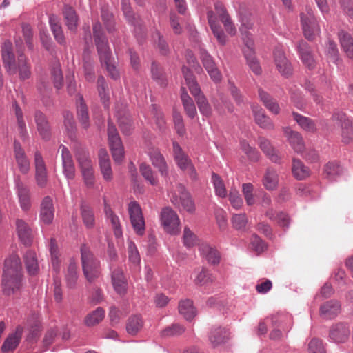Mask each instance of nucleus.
Returning a JSON list of instances; mask_svg holds the SVG:
<instances>
[{
    "instance_id": "obj_28",
    "label": "nucleus",
    "mask_w": 353,
    "mask_h": 353,
    "mask_svg": "<svg viewBox=\"0 0 353 353\" xmlns=\"http://www.w3.org/2000/svg\"><path fill=\"white\" fill-rule=\"evenodd\" d=\"M23 261L27 272L30 275H36L39 270L36 253L32 250H28L23 256Z\"/></svg>"
},
{
    "instance_id": "obj_55",
    "label": "nucleus",
    "mask_w": 353,
    "mask_h": 353,
    "mask_svg": "<svg viewBox=\"0 0 353 353\" xmlns=\"http://www.w3.org/2000/svg\"><path fill=\"white\" fill-rule=\"evenodd\" d=\"M173 121L174 128L177 134L180 136H183L185 134V128L183 123V119L181 114L176 109L173 108L172 112Z\"/></svg>"
},
{
    "instance_id": "obj_24",
    "label": "nucleus",
    "mask_w": 353,
    "mask_h": 353,
    "mask_svg": "<svg viewBox=\"0 0 353 353\" xmlns=\"http://www.w3.org/2000/svg\"><path fill=\"white\" fill-rule=\"evenodd\" d=\"M101 17L107 31L113 32L115 30V18L108 4L101 7Z\"/></svg>"
},
{
    "instance_id": "obj_12",
    "label": "nucleus",
    "mask_w": 353,
    "mask_h": 353,
    "mask_svg": "<svg viewBox=\"0 0 353 353\" xmlns=\"http://www.w3.org/2000/svg\"><path fill=\"white\" fill-rule=\"evenodd\" d=\"M34 120L39 134L43 139L48 141L51 137V126L47 117L41 110H36Z\"/></svg>"
},
{
    "instance_id": "obj_49",
    "label": "nucleus",
    "mask_w": 353,
    "mask_h": 353,
    "mask_svg": "<svg viewBox=\"0 0 353 353\" xmlns=\"http://www.w3.org/2000/svg\"><path fill=\"white\" fill-rule=\"evenodd\" d=\"M288 141L296 152H301L303 151L305 144L299 132L290 130L288 135Z\"/></svg>"
},
{
    "instance_id": "obj_5",
    "label": "nucleus",
    "mask_w": 353,
    "mask_h": 353,
    "mask_svg": "<svg viewBox=\"0 0 353 353\" xmlns=\"http://www.w3.org/2000/svg\"><path fill=\"white\" fill-rule=\"evenodd\" d=\"M301 21L305 39L310 41H314L320 32V28L311 9L307 10V14H301Z\"/></svg>"
},
{
    "instance_id": "obj_14",
    "label": "nucleus",
    "mask_w": 353,
    "mask_h": 353,
    "mask_svg": "<svg viewBox=\"0 0 353 353\" xmlns=\"http://www.w3.org/2000/svg\"><path fill=\"white\" fill-rule=\"evenodd\" d=\"M35 178L39 186L43 188L47 183V171L45 162L39 151L34 153Z\"/></svg>"
},
{
    "instance_id": "obj_16",
    "label": "nucleus",
    "mask_w": 353,
    "mask_h": 353,
    "mask_svg": "<svg viewBox=\"0 0 353 353\" xmlns=\"http://www.w3.org/2000/svg\"><path fill=\"white\" fill-rule=\"evenodd\" d=\"M14 153L20 172L27 174L30 170V162L21 143L17 140L14 141Z\"/></svg>"
},
{
    "instance_id": "obj_40",
    "label": "nucleus",
    "mask_w": 353,
    "mask_h": 353,
    "mask_svg": "<svg viewBox=\"0 0 353 353\" xmlns=\"http://www.w3.org/2000/svg\"><path fill=\"white\" fill-rule=\"evenodd\" d=\"M259 146L261 150L274 163H279L280 157L275 149L271 145L270 142L264 138H259Z\"/></svg>"
},
{
    "instance_id": "obj_58",
    "label": "nucleus",
    "mask_w": 353,
    "mask_h": 353,
    "mask_svg": "<svg viewBox=\"0 0 353 353\" xmlns=\"http://www.w3.org/2000/svg\"><path fill=\"white\" fill-rule=\"evenodd\" d=\"M194 282L196 285L201 286L208 285L213 282V277L212 274H210L208 270L203 268L196 276Z\"/></svg>"
},
{
    "instance_id": "obj_54",
    "label": "nucleus",
    "mask_w": 353,
    "mask_h": 353,
    "mask_svg": "<svg viewBox=\"0 0 353 353\" xmlns=\"http://www.w3.org/2000/svg\"><path fill=\"white\" fill-rule=\"evenodd\" d=\"M185 327L178 323H174L166 327L161 331V335L163 337L174 336L182 334L185 332Z\"/></svg>"
},
{
    "instance_id": "obj_59",
    "label": "nucleus",
    "mask_w": 353,
    "mask_h": 353,
    "mask_svg": "<svg viewBox=\"0 0 353 353\" xmlns=\"http://www.w3.org/2000/svg\"><path fill=\"white\" fill-rule=\"evenodd\" d=\"M212 179L216 190V194L221 197H225L226 195V190L223 180L221 179L219 175L216 173L212 174Z\"/></svg>"
},
{
    "instance_id": "obj_17",
    "label": "nucleus",
    "mask_w": 353,
    "mask_h": 353,
    "mask_svg": "<svg viewBox=\"0 0 353 353\" xmlns=\"http://www.w3.org/2000/svg\"><path fill=\"white\" fill-rule=\"evenodd\" d=\"M341 305L339 301L332 299L323 303L320 307V314L325 319H332L340 312Z\"/></svg>"
},
{
    "instance_id": "obj_37",
    "label": "nucleus",
    "mask_w": 353,
    "mask_h": 353,
    "mask_svg": "<svg viewBox=\"0 0 353 353\" xmlns=\"http://www.w3.org/2000/svg\"><path fill=\"white\" fill-rule=\"evenodd\" d=\"M245 58L247 60V63L256 74H260L261 72V68L259 65V63L255 57V52L254 48H244L243 50Z\"/></svg>"
},
{
    "instance_id": "obj_6",
    "label": "nucleus",
    "mask_w": 353,
    "mask_h": 353,
    "mask_svg": "<svg viewBox=\"0 0 353 353\" xmlns=\"http://www.w3.org/2000/svg\"><path fill=\"white\" fill-rule=\"evenodd\" d=\"M161 219L166 232L175 235L180 232V221L176 212L170 207L162 209Z\"/></svg>"
},
{
    "instance_id": "obj_9",
    "label": "nucleus",
    "mask_w": 353,
    "mask_h": 353,
    "mask_svg": "<svg viewBox=\"0 0 353 353\" xmlns=\"http://www.w3.org/2000/svg\"><path fill=\"white\" fill-rule=\"evenodd\" d=\"M1 57L7 72L11 75L15 74L17 72L16 60L12 50V44L10 41H6L3 43L1 48Z\"/></svg>"
},
{
    "instance_id": "obj_35",
    "label": "nucleus",
    "mask_w": 353,
    "mask_h": 353,
    "mask_svg": "<svg viewBox=\"0 0 353 353\" xmlns=\"http://www.w3.org/2000/svg\"><path fill=\"white\" fill-rule=\"evenodd\" d=\"M178 188L180 194V201L183 208L190 213H193L195 211V205L190 193L181 184L179 185Z\"/></svg>"
},
{
    "instance_id": "obj_56",
    "label": "nucleus",
    "mask_w": 353,
    "mask_h": 353,
    "mask_svg": "<svg viewBox=\"0 0 353 353\" xmlns=\"http://www.w3.org/2000/svg\"><path fill=\"white\" fill-rule=\"evenodd\" d=\"M195 99L201 113L205 117H210L212 108L205 97L204 95L198 96Z\"/></svg>"
},
{
    "instance_id": "obj_32",
    "label": "nucleus",
    "mask_w": 353,
    "mask_h": 353,
    "mask_svg": "<svg viewBox=\"0 0 353 353\" xmlns=\"http://www.w3.org/2000/svg\"><path fill=\"white\" fill-rule=\"evenodd\" d=\"M292 172L298 180H303L310 174L309 168L305 166L301 160L295 158L292 160Z\"/></svg>"
},
{
    "instance_id": "obj_29",
    "label": "nucleus",
    "mask_w": 353,
    "mask_h": 353,
    "mask_svg": "<svg viewBox=\"0 0 353 353\" xmlns=\"http://www.w3.org/2000/svg\"><path fill=\"white\" fill-rule=\"evenodd\" d=\"M112 282L115 291L119 294H123L126 292V281L121 269H116L112 274Z\"/></svg>"
},
{
    "instance_id": "obj_63",
    "label": "nucleus",
    "mask_w": 353,
    "mask_h": 353,
    "mask_svg": "<svg viewBox=\"0 0 353 353\" xmlns=\"http://www.w3.org/2000/svg\"><path fill=\"white\" fill-rule=\"evenodd\" d=\"M139 170L142 176L145 180L148 181L151 185H154L157 183V181L153 176V172L150 165L143 163L140 165Z\"/></svg>"
},
{
    "instance_id": "obj_18",
    "label": "nucleus",
    "mask_w": 353,
    "mask_h": 353,
    "mask_svg": "<svg viewBox=\"0 0 353 353\" xmlns=\"http://www.w3.org/2000/svg\"><path fill=\"white\" fill-rule=\"evenodd\" d=\"M274 61L279 71L285 76H290L292 74L291 63L287 59L284 52L279 48L274 51Z\"/></svg>"
},
{
    "instance_id": "obj_31",
    "label": "nucleus",
    "mask_w": 353,
    "mask_h": 353,
    "mask_svg": "<svg viewBox=\"0 0 353 353\" xmlns=\"http://www.w3.org/2000/svg\"><path fill=\"white\" fill-rule=\"evenodd\" d=\"M63 14L68 29L74 32L77 28L78 23V16L75 10L70 6L65 5L63 9Z\"/></svg>"
},
{
    "instance_id": "obj_44",
    "label": "nucleus",
    "mask_w": 353,
    "mask_h": 353,
    "mask_svg": "<svg viewBox=\"0 0 353 353\" xmlns=\"http://www.w3.org/2000/svg\"><path fill=\"white\" fill-rule=\"evenodd\" d=\"M292 116L294 120L300 125L304 130L310 132H315L316 130L314 122L310 118L304 117L297 112H293Z\"/></svg>"
},
{
    "instance_id": "obj_50",
    "label": "nucleus",
    "mask_w": 353,
    "mask_h": 353,
    "mask_svg": "<svg viewBox=\"0 0 353 353\" xmlns=\"http://www.w3.org/2000/svg\"><path fill=\"white\" fill-rule=\"evenodd\" d=\"M75 157L81 170L92 167L89 154L83 148H77Z\"/></svg>"
},
{
    "instance_id": "obj_48",
    "label": "nucleus",
    "mask_w": 353,
    "mask_h": 353,
    "mask_svg": "<svg viewBox=\"0 0 353 353\" xmlns=\"http://www.w3.org/2000/svg\"><path fill=\"white\" fill-rule=\"evenodd\" d=\"M263 183L268 190H274L278 185V175L275 170L268 168L263 176Z\"/></svg>"
},
{
    "instance_id": "obj_27",
    "label": "nucleus",
    "mask_w": 353,
    "mask_h": 353,
    "mask_svg": "<svg viewBox=\"0 0 353 353\" xmlns=\"http://www.w3.org/2000/svg\"><path fill=\"white\" fill-rule=\"evenodd\" d=\"M339 39L342 48L347 57L353 60V38L350 34L345 30H340L338 33Z\"/></svg>"
},
{
    "instance_id": "obj_60",
    "label": "nucleus",
    "mask_w": 353,
    "mask_h": 353,
    "mask_svg": "<svg viewBox=\"0 0 353 353\" xmlns=\"http://www.w3.org/2000/svg\"><path fill=\"white\" fill-rule=\"evenodd\" d=\"M51 74L54 88L57 90H60L63 85V77L59 66L54 67L52 70Z\"/></svg>"
},
{
    "instance_id": "obj_47",
    "label": "nucleus",
    "mask_w": 353,
    "mask_h": 353,
    "mask_svg": "<svg viewBox=\"0 0 353 353\" xmlns=\"http://www.w3.org/2000/svg\"><path fill=\"white\" fill-rule=\"evenodd\" d=\"M18 196L21 208L26 210L30 206L29 190L23 183L19 181L17 182Z\"/></svg>"
},
{
    "instance_id": "obj_57",
    "label": "nucleus",
    "mask_w": 353,
    "mask_h": 353,
    "mask_svg": "<svg viewBox=\"0 0 353 353\" xmlns=\"http://www.w3.org/2000/svg\"><path fill=\"white\" fill-rule=\"evenodd\" d=\"M241 148L246 154L248 159L252 161H257L259 159V153L256 148H252L246 141H241Z\"/></svg>"
},
{
    "instance_id": "obj_38",
    "label": "nucleus",
    "mask_w": 353,
    "mask_h": 353,
    "mask_svg": "<svg viewBox=\"0 0 353 353\" xmlns=\"http://www.w3.org/2000/svg\"><path fill=\"white\" fill-rule=\"evenodd\" d=\"M63 123L69 138L71 140H74L76 138V123L71 112L64 110L63 112Z\"/></svg>"
},
{
    "instance_id": "obj_2",
    "label": "nucleus",
    "mask_w": 353,
    "mask_h": 353,
    "mask_svg": "<svg viewBox=\"0 0 353 353\" xmlns=\"http://www.w3.org/2000/svg\"><path fill=\"white\" fill-rule=\"evenodd\" d=\"M80 251L83 273L87 281L92 283L101 274L100 263L86 244L81 245Z\"/></svg>"
},
{
    "instance_id": "obj_52",
    "label": "nucleus",
    "mask_w": 353,
    "mask_h": 353,
    "mask_svg": "<svg viewBox=\"0 0 353 353\" xmlns=\"http://www.w3.org/2000/svg\"><path fill=\"white\" fill-rule=\"evenodd\" d=\"M340 172L339 164L334 161H330L325 165L323 174L325 179L333 180L335 176L340 174Z\"/></svg>"
},
{
    "instance_id": "obj_26",
    "label": "nucleus",
    "mask_w": 353,
    "mask_h": 353,
    "mask_svg": "<svg viewBox=\"0 0 353 353\" xmlns=\"http://www.w3.org/2000/svg\"><path fill=\"white\" fill-rule=\"evenodd\" d=\"M22 331L19 327L17 328L14 333L10 334L4 341L1 351L3 353L13 351L19 345L21 338Z\"/></svg>"
},
{
    "instance_id": "obj_34",
    "label": "nucleus",
    "mask_w": 353,
    "mask_h": 353,
    "mask_svg": "<svg viewBox=\"0 0 353 353\" xmlns=\"http://www.w3.org/2000/svg\"><path fill=\"white\" fill-rule=\"evenodd\" d=\"M28 324L30 326V332L27 339L28 341L34 340L39 337L41 332V323L38 314L32 313L30 315L28 320Z\"/></svg>"
},
{
    "instance_id": "obj_4",
    "label": "nucleus",
    "mask_w": 353,
    "mask_h": 353,
    "mask_svg": "<svg viewBox=\"0 0 353 353\" xmlns=\"http://www.w3.org/2000/svg\"><path fill=\"white\" fill-rule=\"evenodd\" d=\"M332 121L336 122L341 130L342 142L349 144L353 141V122L343 112H334L332 116Z\"/></svg>"
},
{
    "instance_id": "obj_46",
    "label": "nucleus",
    "mask_w": 353,
    "mask_h": 353,
    "mask_svg": "<svg viewBox=\"0 0 353 353\" xmlns=\"http://www.w3.org/2000/svg\"><path fill=\"white\" fill-rule=\"evenodd\" d=\"M49 22L56 41L60 44H64L65 43V39L62 30V27L54 15L50 17Z\"/></svg>"
},
{
    "instance_id": "obj_36",
    "label": "nucleus",
    "mask_w": 353,
    "mask_h": 353,
    "mask_svg": "<svg viewBox=\"0 0 353 353\" xmlns=\"http://www.w3.org/2000/svg\"><path fill=\"white\" fill-rule=\"evenodd\" d=\"M100 61L106 67V70L110 77L114 80L120 77L119 72L117 69L115 65L112 63L111 57V52H105V55L101 54L99 55Z\"/></svg>"
},
{
    "instance_id": "obj_53",
    "label": "nucleus",
    "mask_w": 353,
    "mask_h": 353,
    "mask_svg": "<svg viewBox=\"0 0 353 353\" xmlns=\"http://www.w3.org/2000/svg\"><path fill=\"white\" fill-rule=\"evenodd\" d=\"M78 279L77 265L75 263H70L68 268L65 279L67 285L70 288H74L76 285Z\"/></svg>"
},
{
    "instance_id": "obj_10",
    "label": "nucleus",
    "mask_w": 353,
    "mask_h": 353,
    "mask_svg": "<svg viewBox=\"0 0 353 353\" xmlns=\"http://www.w3.org/2000/svg\"><path fill=\"white\" fill-rule=\"evenodd\" d=\"M200 59L211 79L216 83L220 82L222 78L221 74L213 58L205 49L200 50Z\"/></svg>"
},
{
    "instance_id": "obj_23",
    "label": "nucleus",
    "mask_w": 353,
    "mask_h": 353,
    "mask_svg": "<svg viewBox=\"0 0 353 353\" xmlns=\"http://www.w3.org/2000/svg\"><path fill=\"white\" fill-rule=\"evenodd\" d=\"M79 103L77 105V115L83 128L88 130L90 127V117L88 107L83 100V96L79 94Z\"/></svg>"
},
{
    "instance_id": "obj_45",
    "label": "nucleus",
    "mask_w": 353,
    "mask_h": 353,
    "mask_svg": "<svg viewBox=\"0 0 353 353\" xmlns=\"http://www.w3.org/2000/svg\"><path fill=\"white\" fill-rule=\"evenodd\" d=\"M118 125L121 132L126 135H130L134 130L133 121L130 115H120L118 118Z\"/></svg>"
},
{
    "instance_id": "obj_22",
    "label": "nucleus",
    "mask_w": 353,
    "mask_h": 353,
    "mask_svg": "<svg viewBox=\"0 0 353 353\" xmlns=\"http://www.w3.org/2000/svg\"><path fill=\"white\" fill-rule=\"evenodd\" d=\"M253 115L254 117L255 123L261 128L265 130H273L274 123L272 120L266 115L265 111L259 107H254L252 108Z\"/></svg>"
},
{
    "instance_id": "obj_8",
    "label": "nucleus",
    "mask_w": 353,
    "mask_h": 353,
    "mask_svg": "<svg viewBox=\"0 0 353 353\" xmlns=\"http://www.w3.org/2000/svg\"><path fill=\"white\" fill-rule=\"evenodd\" d=\"M92 32L98 54H103V55H105V52H110V50L108 46V38L103 31L101 23L99 21L93 23Z\"/></svg>"
},
{
    "instance_id": "obj_62",
    "label": "nucleus",
    "mask_w": 353,
    "mask_h": 353,
    "mask_svg": "<svg viewBox=\"0 0 353 353\" xmlns=\"http://www.w3.org/2000/svg\"><path fill=\"white\" fill-rule=\"evenodd\" d=\"M309 353H326L322 341L314 338L308 344Z\"/></svg>"
},
{
    "instance_id": "obj_41",
    "label": "nucleus",
    "mask_w": 353,
    "mask_h": 353,
    "mask_svg": "<svg viewBox=\"0 0 353 353\" xmlns=\"http://www.w3.org/2000/svg\"><path fill=\"white\" fill-rule=\"evenodd\" d=\"M17 70L19 71V75L21 80H25L30 77V67L27 63L26 58L22 52L18 54Z\"/></svg>"
},
{
    "instance_id": "obj_1",
    "label": "nucleus",
    "mask_w": 353,
    "mask_h": 353,
    "mask_svg": "<svg viewBox=\"0 0 353 353\" xmlns=\"http://www.w3.org/2000/svg\"><path fill=\"white\" fill-rule=\"evenodd\" d=\"M1 286L2 294L6 296L20 294L23 287V273L18 255L12 254L5 260Z\"/></svg>"
},
{
    "instance_id": "obj_3",
    "label": "nucleus",
    "mask_w": 353,
    "mask_h": 353,
    "mask_svg": "<svg viewBox=\"0 0 353 353\" xmlns=\"http://www.w3.org/2000/svg\"><path fill=\"white\" fill-rule=\"evenodd\" d=\"M107 130L112 158L116 163H121L124 157V148L118 130L111 119L108 121Z\"/></svg>"
},
{
    "instance_id": "obj_30",
    "label": "nucleus",
    "mask_w": 353,
    "mask_h": 353,
    "mask_svg": "<svg viewBox=\"0 0 353 353\" xmlns=\"http://www.w3.org/2000/svg\"><path fill=\"white\" fill-rule=\"evenodd\" d=\"M150 159L152 165L159 169L162 176H168V167L163 155L158 150L153 149L150 152Z\"/></svg>"
},
{
    "instance_id": "obj_15",
    "label": "nucleus",
    "mask_w": 353,
    "mask_h": 353,
    "mask_svg": "<svg viewBox=\"0 0 353 353\" xmlns=\"http://www.w3.org/2000/svg\"><path fill=\"white\" fill-rule=\"evenodd\" d=\"M16 230L20 241L26 246H30L33 241L31 228L22 219H17Z\"/></svg>"
},
{
    "instance_id": "obj_64",
    "label": "nucleus",
    "mask_w": 353,
    "mask_h": 353,
    "mask_svg": "<svg viewBox=\"0 0 353 353\" xmlns=\"http://www.w3.org/2000/svg\"><path fill=\"white\" fill-rule=\"evenodd\" d=\"M84 183L88 188H92L95 183L92 167L81 170Z\"/></svg>"
},
{
    "instance_id": "obj_13",
    "label": "nucleus",
    "mask_w": 353,
    "mask_h": 353,
    "mask_svg": "<svg viewBox=\"0 0 353 353\" xmlns=\"http://www.w3.org/2000/svg\"><path fill=\"white\" fill-rule=\"evenodd\" d=\"M80 214L82 221L87 229L95 226V216L93 208L84 199H81L79 204Z\"/></svg>"
},
{
    "instance_id": "obj_20",
    "label": "nucleus",
    "mask_w": 353,
    "mask_h": 353,
    "mask_svg": "<svg viewBox=\"0 0 353 353\" xmlns=\"http://www.w3.org/2000/svg\"><path fill=\"white\" fill-rule=\"evenodd\" d=\"M99 161L101 172L105 181H110L112 179V171L110 165V161L107 151L101 149L99 152Z\"/></svg>"
},
{
    "instance_id": "obj_7",
    "label": "nucleus",
    "mask_w": 353,
    "mask_h": 353,
    "mask_svg": "<svg viewBox=\"0 0 353 353\" xmlns=\"http://www.w3.org/2000/svg\"><path fill=\"white\" fill-rule=\"evenodd\" d=\"M128 212L131 224L139 235H143L145 232V221L141 208L137 201H131L129 203Z\"/></svg>"
},
{
    "instance_id": "obj_61",
    "label": "nucleus",
    "mask_w": 353,
    "mask_h": 353,
    "mask_svg": "<svg viewBox=\"0 0 353 353\" xmlns=\"http://www.w3.org/2000/svg\"><path fill=\"white\" fill-rule=\"evenodd\" d=\"M213 34L216 38L219 43L224 46L227 41V37L225 34L221 26L219 23H212L210 28Z\"/></svg>"
},
{
    "instance_id": "obj_21",
    "label": "nucleus",
    "mask_w": 353,
    "mask_h": 353,
    "mask_svg": "<svg viewBox=\"0 0 353 353\" xmlns=\"http://www.w3.org/2000/svg\"><path fill=\"white\" fill-rule=\"evenodd\" d=\"M41 219L46 224L52 222L54 218V210L52 199L50 196L44 197L41 204Z\"/></svg>"
},
{
    "instance_id": "obj_11",
    "label": "nucleus",
    "mask_w": 353,
    "mask_h": 353,
    "mask_svg": "<svg viewBox=\"0 0 353 353\" xmlns=\"http://www.w3.org/2000/svg\"><path fill=\"white\" fill-rule=\"evenodd\" d=\"M350 330L347 324L337 323L333 325L329 331L330 338L335 343H345L349 339Z\"/></svg>"
},
{
    "instance_id": "obj_19",
    "label": "nucleus",
    "mask_w": 353,
    "mask_h": 353,
    "mask_svg": "<svg viewBox=\"0 0 353 353\" xmlns=\"http://www.w3.org/2000/svg\"><path fill=\"white\" fill-rule=\"evenodd\" d=\"M59 148L62 149L61 156L63 172L68 179H73L75 176V167L70 152L63 145H61Z\"/></svg>"
},
{
    "instance_id": "obj_43",
    "label": "nucleus",
    "mask_w": 353,
    "mask_h": 353,
    "mask_svg": "<svg viewBox=\"0 0 353 353\" xmlns=\"http://www.w3.org/2000/svg\"><path fill=\"white\" fill-rule=\"evenodd\" d=\"M200 251L205 256L208 263L216 265L220 262V256L218 251L211 248L208 244H201Z\"/></svg>"
},
{
    "instance_id": "obj_39",
    "label": "nucleus",
    "mask_w": 353,
    "mask_h": 353,
    "mask_svg": "<svg viewBox=\"0 0 353 353\" xmlns=\"http://www.w3.org/2000/svg\"><path fill=\"white\" fill-rule=\"evenodd\" d=\"M179 312L186 320H192L196 316L193 301L189 299L181 301L179 303Z\"/></svg>"
},
{
    "instance_id": "obj_42",
    "label": "nucleus",
    "mask_w": 353,
    "mask_h": 353,
    "mask_svg": "<svg viewBox=\"0 0 353 353\" xmlns=\"http://www.w3.org/2000/svg\"><path fill=\"white\" fill-rule=\"evenodd\" d=\"M143 326V321L141 316L139 315H132L128 319L126 330L128 334L134 336L142 329Z\"/></svg>"
},
{
    "instance_id": "obj_33",
    "label": "nucleus",
    "mask_w": 353,
    "mask_h": 353,
    "mask_svg": "<svg viewBox=\"0 0 353 353\" xmlns=\"http://www.w3.org/2000/svg\"><path fill=\"white\" fill-rule=\"evenodd\" d=\"M181 99L186 114L191 119L194 118L196 114V110L193 100L188 95L185 88L182 87L181 88Z\"/></svg>"
},
{
    "instance_id": "obj_51",
    "label": "nucleus",
    "mask_w": 353,
    "mask_h": 353,
    "mask_svg": "<svg viewBox=\"0 0 353 353\" xmlns=\"http://www.w3.org/2000/svg\"><path fill=\"white\" fill-rule=\"evenodd\" d=\"M105 315L104 310L99 307L94 311L88 314L85 319V323L88 326H94L101 322Z\"/></svg>"
},
{
    "instance_id": "obj_25",
    "label": "nucleus",
    "mask_w": 353,
    "mask_h": 353,
    "mask_svg": "<svg viewBox=\"0 0 353 353\" xmlns=\"http://www.w3.org/2000/svg\"><path fill=\"white\" fill-rule=\"evenodd\" d=\"M229 338V332L222 327H217L212 330L209 336L210 341L214 347L226 343Z\"/></svg>"
}]
</instances>
